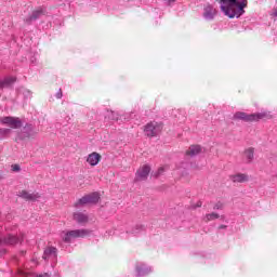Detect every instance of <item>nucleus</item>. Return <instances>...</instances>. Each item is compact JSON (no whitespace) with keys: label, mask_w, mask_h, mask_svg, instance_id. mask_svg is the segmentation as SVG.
Returning <instances> with one entry per match:
<instances>
[{"label":"nucleus","mask_w":277,"mask_h":277,"mask_svg":"<svg viewBox=\"0 0 277 277\" xmlns=\"http://www.w3.org/2000/svg\"><path fill=\"white\" fill-rule=\"evenodd\" d=\"M153 272V268L150 266H146L144 263H137L136 264V276H146Z\"/></svg>","instance_id":"2eb2a0df"},{"label":"nucleus","mask_w":277,"mask_h":277,"mask_svg":"<svg viewBox=\"0 0 277 277\" xmlns=\"http://www.w3.org/2000/svg\"><path fill=\"white\" fill-rule=\"evenodd\" d=\"M274 16H277V10L274 12Z\"/></svg>","instance_id":"72a5a7b5"},{"label":"nucleus","mask_w":277,"mask_h":277,"mask_svg":"<svg viewBox=\"0 0 277 277\" xmlns=\"http://www.w3.org/2000/svg\"><path fill=\"white\" fill-rule=\"evenodd\" d=\"M18 275H19V276H27V273H25V271H21V269H19V271H18Z\"/></svg>","instance_id":"cd10ccee"},{"label":"nucleus","mask_w":277,"mask_h":277,"mask_svg":"<svg viewBox=\"0 0 277 277\" xmlns=\"http://www.w3.org/2000/svg\"><path fill=\"white\" fill-rule=\"evenodd\" d=\"M37 277H51L49 274L44 273L43 275H38Z\"/></svg>","instance_id":"c756f323"},{"label":"nucleus","mask_w":277,"mask_h":277,"mask_svg":"<svg viewBox=\"0 0 277 277\" xmlns=\"http://www.w3.org/2000/svg\"><path fill=\"white\" fill-rule=\"evenodd\" d=\"M233 183H246L248 182V175L243 173H238L229 176Z\"/></svg>","instance_id":"f3484780"},{"label":"nucleus","mask_w":277,"mask_h":277,"mask_svg":"<svg viewBox=\"0 0 277 277\" xmlns=\"http://www.w3.org/2000/svg\"><path fill=\"white\" fill-rule=\"evenodd\" d=\"M111 116L109 117L110 120H118V116L114 114V111H110Z\"/></svg>","instance_id":"bb28decb"},{"label":"nucleus","mask_w":277,"mask_h":277,"mask_svg":"<svg viewBox=\"0 0 277 277\" xmlns=\"http://www.w3.org/2000/svg\"><path fill=\"white\" fill-rule=\"evenodd\" d=\"M168 166L160 167L156 173H154V176L157 179L158 176H161L163 172L168 171Z\"/></svg>","instance_id":"4be33fe9"},{"label":"nucleus","mask_w":277,"mask_h":277,"mask_svg":"<svg viewBox=\"0 0 277 277\" xmlns=\"http://www.w3.org/2000/svg\"><path fill=\"white\" fill-rule=\"evenodd\" d=\"M18 198L27 200L28 202H36L40 198L39 193H29L28 190H19L17 193Z\"/></svg>","instance_id":"6e6552de"},{"label":"nucleus","mask_w":277,"mask_h":277,"mask_svg":"<svg viewBox=\"0 0 277 277\" xmlns=\"http://www.w3.org/2000/svg\"><path fill=\"white\" fill-rule=\"evenodd\" d=\"M0 122L11 129H21L23 127V121L18 117H0Z\"/></svg>","instance_id":"0eeeda50"},{"label":"nucleus","mask_w":277,"mask_h":277,"mask_svg":"<svg viewBox=\"0 0 277 277\" xmlns=\"http://www.w3.org/2000/svg\"><path fill=\"white\" fill-rule=\"evenodd\" d=\"M144 230V227L140 224H137L134 229L132 230V235H137L138 233H142Z\"/></svg>","instance_id":"5701e85b"},{"label":"nucleus","mask_w":277,"mask_h":277,"mask_svg":"<svg viewBox=\"0 0 277 277\" xmlns=\"http://www.w3.org/2000/svg\"><path fill=\"white\" fill-rule=\"evenodd\" d=\"M243 159L247 161V163L252 162V160L254 159V148L253 147H249L245 150Z\"/></svg>","instance_id":"6ab92c4d"},{"label":"nucleus","mask_w":277,"mask_h":277,"mask_svg":"<svg viewBox=\"0 0 277 277\" xmlns=\"http://www.w3.org/2000/svg\"><path fill=\"white\" fill-rule=\"evenodd\" d=\"M213 209H215V210H222V209H224V203H222V202H216L215 205H214V207H213Z\"/></svg>","instance_id":"393cba45"},{"label":"nucleus","mask_w":277,"mask_h":277,"mask_svg":"<svg viewBox=\"0 0 277 277\" xmlns=\"http://www.w3.org/2000/svg\"><path fill=\"white\" fill-rule=\"evenodd\" d=\"M189 168V164L183 163L182 167H177L176 171L182 174V176H185V171Z\"/></svg>","instance_id":"412c9836"},{"label":"nucleus","mask_w":277,"mask_h":277,"mask_svg":"<svg viewBox=\"0 0 277 277\" xmlns=\"http://www.w3.org/2000/svg\"><path fill=\"white\" fill-rule=\"evenodd\" d=\"M44 261H55L57 259V249L55 247H48L43 252Z\"/></svg>","instance_id":"ddd939ff"},{"label":"nucleus","mask_w":277,"mask_h":277,"mask_svg":"<svg viewBox=\"0 0 277 277\" xmlns=\"http://www.w3.org/2000/svg\"><path fill=\"white\" fill-rule=\"evenodd\" d=\"M196 207H202V201H198Z\"/></svg>","instance_id":"2f4dec72"},{"label":"nucleus","mask_w":277,"mask_h":277,"mask_svg":"<svg viewBox=\"0 0 277 277\" xmlns=\"http://www.w3.org/2000/svg\"><path fill=\"white\" fill-rule=\"evenodd\" d=\"M101 200V195L98 193H91L89 195L83 196L80 198L76 203L75 208L76 209H81V207L85 205H96Z\"/></svg>","instance_id":"20e7f679"},{"label":"nucleus","mask_w":277,"mask_h":277,"mask_svg":"<svg viewBox=\"0 0 277 277\" xmlns=\"http://www.w3.org/2000/svg\"><path fill=\"white\" fill-rule=\"evenodd\" d=\"M216 14H217V10L215 8H213V5L208 4L205 6L203 18H206V21H213V18H215Z\"/></svg>","instance_id":"9b49d317"},{"label":"nucleus","mask_w":277,"mask_h":277,"mask_svg":"<svg viewBox=\"0 0 277 277\" xmlns=\"http://www.w3.org/2000/svg\"><path fill=\"white\" fill-rule=\"evenodd\" d=\"M88 235H90L89 229H74V230H69V232H62L61 239H63V241L65 243H70V241H72V239L88 237Z\"/></svg>","instance_id":"7ed1b4c3"},{"label":"nucleus","mask_w":277,"mask_h":277,"mask_svg":"<svg viewBox=\"0 0 277 277\" xmlns=\"http://www.w3.org/2000/svg\"><path fill=\"white\" fill-rule=\"evenodd\" d=\"M47 14V9L39 6L35 11H32L31 15L26 18V23H31L34 21H38L40 16H44Z\"/></svg>","instance_id":"9d476101"},{"label":"nucleus","mask_w":277,"mask_h":277,"mask_svg":"<svg viewBox=\"0 0 277 277\" xmlns=\"http://www.w3.org/2000/svg\"><path fill=\"white\" fill-rule=\"evenodd\" d=\"M23 241V234L14 235L6 233L3 236H0V256L5 254V246H16Z\"/></svg>","instance_id":"f03ea898"},{"label":"nucleus","mask_w":277,"mask_h":277,"mask_svg":"<svg viewBox=\"0 0 277 277\" xmlns=\"http://www.w3.org/2000/svg\"><path fill=\"white\" fill-rule=\"evenodd\" d=\"M217 217H220V214L212 212V213L206 215L205 222H211L213 220H217Z\"/></svg>","instance_id":"aec40b11"},{"label":"nucleus","mask_w":277,"mask_h":277,"mask_svg":"<svg viewBox=\"0 0 277 277\" xmlns=\"http://www.w3.org/2000/svg\"><path fill=\"white\" fill-rule=\"evenodd\" d=\"M10 133H12V130L11 129H8V128H2L0 129V135H10Z\"/></svg>","instance_id":"b1692460"},{"label":"nucleus","mask_w":277,"mask_h":277,"mask_svg":"<svg viewBox=\"0 0 277 277\" xmlns=\"http://www.w3.org/2000/svg\"><path fill=\"white\" fill-rule=\"evenodd\" d=\"M102 156L101 154L93 151L87 156V163L94 168L95 166H98L101 163Z\"/></svg>","instance_id":"f8f14e48"},{"label":"nucleus","mask_w":277,"mask_h":277,"mask_svg":"<svg viewBox=\"0 0 277 277\" xmlns=\"http://www.w3.org/2000/svg\"><path fill=\"white\" fill-rule=\"evenodd\" d=\"M56 98H62V90H60V92L56 93Z\"/></svg>","instance_id":"c85d7f7f"},{"label":"nucleus","mask_w":277,"mask_h":277,"mask_svg":"<svg viewBox=\"0 0 277 277\" xmlns=\"http://www.w3.org/2000/svg\"><path fill=\"white\" fill-rule=\"evenodd\" d=\"M220 228H226V226H224V225H221V227Z\"/></svg>","instance_id":"f704fd0d"},{"label":"nucleus","mask_w":277,"mask_h":277,"mask_svg":"<svg viewBox=\"0 0 277 277\" xmlns=\"http://www.w3.org/2000/svg\"><path fill=\"white\" fill-rule=\"evenodd\" d=\"M11 170H12V172H18L21 170V166L19 164H12Z\"/></svg>","instance_id":"a878e982"},{"label":"nucleus","mask_w":277,"mask_h":277,"mask_svg":"<svg viewBox=\"0 0 277 277\" xmlns=\"http://www.w3.org/2000/svg\"><path fill=\"white\" fill-rule=\"evenodd\" d=\"M31 135H34V133H28V134H27V137H31Z\"/></svg>","instance_id":"473e14b6"},{"label":"nucleus","mask_w":277,"mask_h":277,"mask_svg":"<svg viewBox=\"0 0 277 277\" xmlns=\"http://www.w3.org/2000/svg\"><path fill=\"white\" fill-rule=\"evenodd\" d=\"M234 118L236 120H245V122H254V120H263V118H267V113L248 115L246 113L239 111L234 115Z\"/></svg>","instance_id":"39448f33"},{"label":"nucleus","mask_w":277,"mask_h":277,"mask_svg":"<svg viewBox=\"0 0 277 277\" xmlns=\"http://www.w3.org/2000/svg\"><path fill=\"white\" fill-rule=\"evenodd\" d=\"M72 217L74 221L77 222V224H81V226H85L90 220V216L83 212H75Z\"/></svg>","instance_id":"4468645a"},{"label":"nucleus","mask_w":277,"mask_h":277,"mask_svg":"<svg viewBox=\"0 0 277 277\" xmlns=\"http://www.w3.org/2000/svg\"><path fill=\"white\" fill-rule=\"evenodd\" d=\"M202 153V147L200 145H192L186 151L187 157H196V155H200Z\"/></svg>","instance_id":"dca6fc26"},{"label":"nucleus","mask_w":277,"mask_h":277,"mask_svg":"<svg viewBox=\"0 0 277 277\" xmlns=\"http://www.w3.org/2000/svg\"><path fill=\"white\" fill-rule=\"evenodd\" d=\"M25 131H31V126H27V127L25 128Z\"/></svg>","instance_id":"7c9ffc66"},{"label":"nucleus","mask_w":277,"mask_h":277,"mask_svg":"<svg viewBox=\"0 0 277 277\" xmlns=\"http://www.w3.org/2000/svg\"><path fill=\"white\" fill-rule=\"evenodd\" d=\"M163 129V126L161 123L151 121L145 126V134L147 137H157L161 133V130Z\"/></svg>","instance_id":"423d86ee"},{"label":"nucleus","mask_w":277,"mask_h":277,"mask_svg":"<svg viewBox=\"0 0 277 277\" xmlns=\"http://www.w3.org/2000/svg\"><path fill=\"white\" fill-rule=\"evenodd\" d=\"M150 174V167L144 164L136 171L135 181H146Z\"/></svg>","instance_id":"1a4fd4ad"},{"label":"nucleus","mask_w":277,"mask_h":277,"mask_svg":"<svg viewBox=\"0 0 277 277\" xmlns=\"http://www.w3.org/2000/svg\"><path fill=\"white\" fill-rule=\"evenodd\" d=\"M221 3V10L224 12L225 16L229 18H239L246 13V8H248V0H217Z\"/></svg>","instance_id":"f257e3e1"},{"label":"nucleus","mask_w":277,"mask_h":277,"mask_svg":"<svg viewBox=\"0 0 277 277\" xmlns=\"http://www.w3.org/2000/svg\"><path fill=\"white\" fill-rule=\"evenodd\" d=\"M16 82V77L9 76L5 77L3 80L0 81V88H10L13 83Z\"/></svg>","instance_id":"a211bd4d"}]
</instances>
